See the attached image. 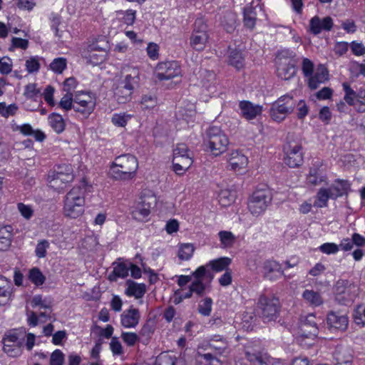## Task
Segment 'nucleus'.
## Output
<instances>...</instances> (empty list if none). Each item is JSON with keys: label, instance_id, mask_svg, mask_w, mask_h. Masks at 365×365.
Listing matches in <instances>:
<instances>
[{"label": "nucleus", "instance_id": "nucleus-32", "mask_svg": "<svg viewBox=\"0 0 365 365\" xmlns=\"http://www.w3.org/2000/svg\"><path fill=\"white\" fill-rule=\"evenodd\" d=\"M113 270L109 274L110 281H116L118 277L124 278L128 274L129 267L124 263L113 264Z\"/></svg>", "mask_w": 365, "mask_h": 365}, {"label": "nucleus", "instance_id": "nucleus-15", "mask_svg": "<svg viewBox=\"0 0 365 365\" xmlns=\"http://www.w3.org/2000/svg\"><path fill=\"white\" fill-rule=\"evenodd\" d=\"M121 73L123 78L120 83L133 91L139 83L138 69L136 67L125 66L121 70Z\"/></svg>", "mask_w": 365, "mask_h": 365}, {"label": "nucleus", "instance_id": "nucleus-27", "mask_svg": "<svg viewBox=\"0 0 365 365\" xmlns=\"http://www.w3.org/2000/svg\"><path fill=\"white\" fill-rule=\"evenodd\" d=\"M157 203V198L154 193L150 190H143L140 197L138 205H142L143 207L148 208L151 210L154 208Z\"/></svg>", "mask_w": 365, "mask_h": 365}, {"label": "nucleus", "instance_id": "nucleus-62", "mask_svg": "<svg viewBox=\"0 0 365 365\" xmlns=\"http://www.w3.org/2000/svg\"><path fill=\"white\" fill-rule=\"evenodd\" d=\"M302 72L306 77H311L314 71V63L308 58H304L302 61Z\"/></svg>", "mask_w": 365, "mask_h": 365}, {"label": "nucleus", "instance_id": "nucleus-1", "mask_svg": "<svg viewBox=\"0 0 365 365\" xmlns=\"http://www.w3.org/2000/svg\"><path fill=\"white\" fill-rule=\"evenodd\" d=\"M138 168L137 158L125 154L117 157L110 166V173L116 180H130L135 177Z\"/></svg>", "mask_w": 365, "mask_h": 365}, {"label": "nucleus", "instance_id": "nucleus-21", "mask_svg": "<svg viewBox=\"0 0 365 365\" xmlns=\"http://www.w3.org/2000/svg\"><path fill=\"white\" fill-rule=\"evenodd\" d=\"M284 274L281 265L276 261H267L264 265V277L269 280H274Z\"/></svg>", "mask_w": 365, "mask_h": 365}, {"label": "nucleus", "instance_id": "nucleus-33", "mask_svg": "<svg viewBox=\"0 0 365 365\" xmlns=\"http://www.w3.org/2000/svg\"><path fill=\"white\" fill-rule=\"evenodd\" d=\"M12 284L4 276L0 275V297L3 298L4 303L8 302L11 295Z\"/></svg>", "mask_w": 365, "mask_h": 365}, {"label": "nucleus", "instance_id": "nucleus-11", "mask_svg": "<svg viewBox=\"0 0 365 365\" xmlns=\"http://www.w3.org/2000/svg\"><path fill=\"white\" fill-rule=\"evenodd\" d=\"M284 162L290 168H297L303 163L302 146L296 143H288L284 146Z\"/></svg>", "mask_w": 365, "mask_h": 365}, {"label": "nucleus", "instance_id": "nucleus-60", "mask_svg": "<svg viewBox=\"0 0 365 365\" xmlns=\"http://www.w3.org/2000/svg\"><path fill=\"white\" fill-rule=\"evenodd\" d=\"M319 249L322 253L327 255L335 254L339 250V245L331 242H327L322 245Z\"/></svg>", "mask_w": 365, "mask_h": 365}, {"label": "nucleus", "instance_id": "nucleus-31", "mask_svg": "<svg viewBox=\"0 0 365 365\" xmlns=\"http://www.w3.org/2000/svg\"><path fill=\"white\" fill-rule=\"evenodd\" d=\"M133 91L119 83L115 90V96L119 103H125L130 101Z\"/></svg>", "mask_w": 365, "mask_h": 365}, {"label": "nucleus", "instance_id": "nucleus-26", "mask_svg": "<svg viewBox=\"0 0 365 365\" xmlns=\"http://www.w3.org/2000/svg\"><path fill=\"white\" fill-rule=\"evenodd\" d=\"M195 360V365H222V361L211 353L201 354L197 352Z\"/></svg>", "mask_w": 365, "mask_h": 365}, {"label": "nucleus", "instance_id": "nucleus-58", "mask_svg": "<svg viewBox=\"0 0 365 365\" xmlns=\"http://www.w3.org/2000/svg\"><path fill=\"white\" fill-rule=\"evenodd\" d=\"M64 354L59 349H56L51 355L50 365H63Z\"/></svg>", "mask_w": 365, "mask_h": 365}, {"label": "nucleus", "instance_id": "nucleus-61", "mask_svg": "<svg viewBox=\"0 0 365 365\" xmlns=\"http://www.w3.org/2000/svg\"><path fill=\"white\" fill-rule=\"evenodd\" d=\"M130 116L125 114H115L112 117V123L117 126L124 127L127 124V122Z\"/></svg>", "mask_w": 365, "mask_h": 365}, {"label": "nucleus", "instance_id": "nucleus-36", "mask_svg": "<svg viewBox=\"0 0 365 365\" xmlns=\"http://www.w3.org/2000/svg\"><path fill=\"white\" fill-rule=\"evenodd\" d=\"M329 198H332L328 189L320 188L316 195L314 206L317 207H325Z\"/></svg>", "mask_w": 365, "mask_h": 365}, {"label": "nucleus", "instance_id": "nucleus-9", "mask_svg": "<svg viewBox=\"0 0 365 365\" xmlns=\"http://www.w3.org/2000/svg\"><path fill=\"white\" fill-rule=\"evenodd\" d=\"M107 47V43L104 41H96L89 44L82 55L88 63L96 66L106 60Z\"/></svg>", "mask_w": 365, "mask_h": 365}, {"label": "nucleus", "instance_id": "nucleus-44", "mask_svg": "<svg viewBox=\"0 0 365 365\" xmlns=\"http://www.w3.org/2000/svg\"><path fill=\"white\" fill-rule=\"evenodd\" d=\"M335 365H351L352 356L346 351H336L334 353Z\"/></svg>", "mask_w": 365, "mask_h": 365}, {"label": "nucleus", "instance_id": "nucleus-12", "mask_svg": "<svg viewBox=\"0 0 365 365\" xmlns=\"http://www.w3.org/2000/svg\"><path fill=\"white\" fill-rule=\"evenodd\" d=\"M157 70L156 77L160 81L170 80L178 77L181 73L180 66L177 61L160 63Z\"/></svg>", "mask_w": 365, "mask_h": 365}, {"label": "nucleus", "instance_id": "nucleus-55", "mask_svg": "<svg viewBox=\"0 0 365 365\" xmlns=\"http://www.w3.org/2000/svg\"><path fill=\"white\" fill-rule=\"evenodd\" d=\"M191 292L197 294V297H202L205 294V285L203 284L202 280H195L190 285Z\"/></svg>", "mask_w": 365, "mask_h": 365}, {"label": "nucleus", "instance_id": "nucleus-63", "mask_svg": "<svg viewBox=\"0 0 365 365\" xmlns=\"http://www.w3.org/2000/svg\"><path fill=\"white\" fill-rule=\"evenodd\" d=\"M26 68L29 73H34L38 71L40 64L36 57H31L26 61Z\"/></svg>", "mask_w": 365, "mask_h": 365}, {"label": "nucleus", "instance_id": "nucleus-48", "mask_svg": "<svg viewBox=\"0 0 365 365\" xmlns=\"http://www.w3.org/2000/svg\"><path fill=\"white\" fill-rule=\"evenodd\" d=\"M150 213V210L142 207V205H137L135 206L132 215L133 217L138 220H144Z\"/></svg>", "mask_w": 365, "mask_h": 365}, {"label": "nucleus", "instance_id": "nucleus-20", "mask_svg": "<svg viewBox=\"0 0 365 365\" xmlns=\"http://www.w3.org/2000/svg\"><path fill=\"white\" fill-rule=\"evenodd\" d=\"M329 79V72L327 68L323 65H319L314 76L309 78V87L312 89H317L319 84L324 83Z\"/></svg>", "mask_w": 365, "mask_h": 365}, {"label": "nucleus", "instance_id": "nucleus-54", "mask_svg": "<svg viewBox=\"0 0 365 365\" xmlns=\"http://www.w3.org/2000/svg\"><path fill=\"white\" fill-rule=\"evenodd\" d=\"M354 322L357 324L365 325V307L358 306L354 312Z\"/></svg>", "mask_w": 365, "mask_h": 365}, {"label": "nucleus", "instance_id": "nucleus-17", "mask_svg": "<svg viewBox=\"0 0 365 365\" xmlns=\"http://www.w3.org/2000/svg\"><path fill=\"white\" fill-rule=\"evenodd\" d=\"M333 25V19L330 16H326L322 19L318 16H315L309 21L310 31L314 35H318L323 30L330 31Z\"/></svg>", "mask_w": 365, "mask_h": 365}, {"label": "nucleus", "instance_id": "nucleus-8", "mask_svg": "<svg viewBox=\"0 0 365 365\" xmlns=\"http://www.w3.org/2000/svg\"><path fill=\"white\" fill-rule=\"evenodd\" d=\"M73 101V110L81 113L85 118H88L93 112L96 106V97L91 93L78 92L76 93Z\"/></svg>", "mask_w": 365, "mask_h": 365}, {"label": "nucleus", "instance_id": "nucleus-35", "mask_svg": "<svg viewBox=\"0 0 365 365\" xmlns=\"http://www.w3.org/2000/svg\"><path fill=\"white\" fill-rule=\"evenodd\" d=\"M49 124L57 133H62L65 129V122L59 114L52 113L48 117Z\"/></svg>", "mask_w": 365, "mask_h": 365}, {"label": "nucleus", "instance_id": "nucleus-45", "mask_svg": "<svg viewBox=\"0 0 365 365\" xmlns=\"http://www.w3.org/2000/svg\"><path fill=\"white\" fill-rule=\"evenodd\" d=\"M29 279L36 286H40L44 283L46 277L38 268L34 267L29 271Z\"/></svg>", "mask_w": 365, "mask_h": 365}, {"label": "nucleus", "instance_id": "nucleus-51", "mask_svg": "<svg viewBox=\"0 0 365 365\" xmlns=\"http://www.w3.org/2000/svg\"><path fill=\"white\" fill-rule=\"evenodd\" d=\"M344 91L345 92L344 100L349 104L351 105L354 103V100L355 99L357 91H354L349 86V84L346 82L343 83L342 84Z\"/></svg>", "mask_w": 365, "mask_h": 365}, {"label": "nucleus", "instance_id": "nucleus-43", "mask_svg": "<svg viewBox=\"0 0 365 365\" xmlns=\"http://www.w3.org/2000/svg\"><path fill=\"white\" fill-rule=\"evenodd\" d=\"M348 188L349 186L346 182H341L339 185H331L327 189L329 192H330L331 197L336 198L338 197L342 196L344 193H346Z\"/></svg>", "mask_w": 365, "mask_h": 365}, {"label": "nucleus", "instance_id": "nucleus-4", "mask_svg": "<svg viewBox=\"0 0 365 365\" xmlns=\"http://www.w3.org/2000/svg\"><path fill=\"white\" fill-rule=\"evenodd\" d=\"M295 106L292 96L289 95L281 96L272 104L269 109L270 117L274 121L281 123L294 111Z\"/></svg>", "mask_w": 365, "mask_h": 365}, {"label": "nucleus", "instance_id": "nucleus-40", "mask_svg": "<svg viewBox=\"0 0 365 365\" xmlns=\"http://www.w3.org/2000/svg\"><path fill=\"white\" fill-rule=\"evenodd\" d=\"M354 106L359 113H365V89L360 88L357 91V95L354 100Z\"/></svg>", "mask_w": 365, "mask_h": 365}, {"label": "nucleus", "instance_id": "nucleus-53", "mask_svg": "<svg viewBox=\"0 0 365 365\" xmlns=\"http://www.w3.org/2000/svg\"><path fill=\"white\" fill-rule=\"evenodd\" d=\"M66 67V60L63 58H58L54 59L50 64L52 71L56 73H62Z\"/></svg>", "mask_w": 365, "mask_h": 365}, {"label": "nucleus", "instance_id": "nucleus-57", "mask_svg": "<svg viewBox=\"0 0 365 365\" xmlns=\"http://www.w3.org/2000/svg\"><path fill=\"white\" fill-rule=\"evenodd\" d=\"M175 357L168 354H160L155 360V365H175Z\"/></svg>", "mask_w": 365, "mask_h": 365}, {"label": "nucleus", "instance_id": "nucleus-6", "mask_svg": "<svg viewBox=\"0 0 365 365\" xmlns=\"http://www.w3.org/2000/svg\"><path fill=\"white\" fill-rule=\"evenodd\" d=\"M272 194L268 190H257L253 192L248 202V208L255 216L264 212L272 201Z\"/></svg>", "mask_w": 365, "mask_h": 365}, {"label": "nucleus", "instance_id": "nucleus-34", "mask_svg": "<svg viewBox=\"0 0 365 365\" xmlns=\"http://www.w3.org/2000/svg\"><path fill=\"white\" fill-rule=\"evenodd\" d=\"M302 297L310 305L317 307L323 303L321 295L314 290L306 289L303 294Z\"/></svg>", "mask_w": 365, "mask_h": 365}, {"label": "nucleus", "instance_id": "nucleus-16", "mask_svg": "<svg viewBox=\"0 0 365 365\" xmlns=\"http://www.w3.org/2000/svg\"><path fill=\"white\" fill-rule=\"evenodd\" d=\"M51 178V176H49ZM50 180L51 186L53 187H59V182L67 183L73 180L71 167L69 165L61 166L55 171Z\"/></svg>", "mask_w": 365, "mask_h": 365}, {"label": "nucleus", "instance_id": "nucleus-50", "mask_svg": "<svg viewBox=\"0 0 365 365\" xmlns=\"http://www.w3.org/2000/svg\"><path fill=\"white\" fill-rule=\"evenodd\" d=\"M18 110V107L15 103L7 106L6 103H0V114L8 118L11 115H14Z\"/></svg>", "mask_w": 365, "mask_h": 365}, {"label": "nucleus", "instance_id": "nucleus-42", "mask_svg": "<svg viewBox=\"0 0 365 365\" xmlns=\"http://www.w3.org/2000/svg\"><path fill=\"white\" fill-rule=\"evenodd\" d=\"M195 251L194 245L191 243L182 244L180 246L178 256L181 260H188Z\"/></svg>", "mask_w": 365, "mask_h": 365}, {"label": "nucleus", "instance_id": "nucleus-38", "mask_svg": "<svg viewBox=\"0 0 365 365\" xmlns=\"http://www.w3.org/2000/svg\"><path fill=\"white\" fill-rule=\"evenodd\" d=\"M256 13L252 6H247L244 9V23L250 29H253L256 22Z\"/></svg>", "mask_w": 365, "mask_h": 365}, {"label": "nucleus", "instance_id": "nucleus-56", "mask_svg": "<svg viewBox=\"0 0 365 365\" xmlns=\"http://www.w3.org/2000/svg\"><path fill=\"white\" fill-rule=\"evenodd\" d=\"M12 70V61L9 57L4 56L0 58V73L9 74Z\"/></svg>", "mask_w": 365, "mask_h": 365}, {"label": "nucleus", "instance_id": "nucleus-25", "mask_svg": "<svg viewBox=\"0 0 365 365\" xmlns=\"http://www.w3.org/2000/svg\"><path fill=\"white\" fill-rule=\"evenodd\" d=\"M248 163V158L238 150L232 152L229 158V165L232 170H240L245 168Z\"/></svg>", "mask_w": 365, "mask_h": 365}, {"label": "nucleus", "instance_id": "nucleus-30", "mask_svg": "<svg viewBox=\"0 0 365 365\" xmlns=\"http://www.w3.org/2000/svg\"><path fill=\"white\" fill-rule=\"evenodd\" d=\"M245 58L242 54V52L237 49L230 48L228 54V63L237 69H240L244 66Z\"/></svg>", "mask_w": 365, "mask_h": 365}, {"label": "nucleus", "instance_id": "nucleus-19", "mask_svg": "<svg viewBox=\"0 0 365 365\" xmlns=\"http://www.w3.org/2000/svg\"><path fill=\"white\" fill-rule=\"evenodd\" d=\"M239 107L241 110L242 115L249 120L256 118L262 112V106L254 104L248 101H240Z\"/></svg>", "mask_w": 365, "mask_h": 365}, {"label": "nucleus", "instance_id": "nucleus-3", "mask_svg": "<svg viewBox=\"0 0 365 365\" xmlns=\"http://www.w3.org/2000/svg\"><path fill=\"white\" fill-rule=\"evenodd\" d=\"M204 143L211 153L217 156L226 150L229 140L220 128L211 126L206 130Z\"/></svg>", "mask_w": 365, "mask_h": 365}, {"label": "nucleus", "instance_id": "nucleus-49", "mask_svg": "<svg viewBox=\"0 0 365 365\" xmlns=\"http://www.w3.org/2000/svg\"><path fill=\"white\" fill-rule=\"evenodd\" d=\"M212 299L206 297L200 302L197 308L198 312L202 316H209L212 311Z\"/></svg>", "mask_w": 365, "mask_h": 365}, {"label": "nucleus", "instance_id": "nucleus-52", "mask_svg": "<svg viewBox=\"0 0 365 365\" xmlns=\"http://www.w3.org/2000/svg\"><path fill=\"white\" fill-rule=\"evenodd\" d=\"M72 93H66L60 101L59 106L66 110L73 108L74 101Z\"/></svg>", "mask_w": 365, "mask_h": 365}, {"label": "nucleus", "instance_id": "nucleus-18", "mask_svg": "<svg viewBox=\"0 0 365 365\" xmlns=\"http://www.w3.org/2000/svg\"><path fill=\"white\" fill-rule=\"evenodd\" d=\"M140 319V312L138 309L130 307L125 310L120 315V324L126 329L135 328Z\"/></svg>", "mask_w": 365, "mask_h": 365}, {"label": "nucleus", "instance_id": "nucleus-47", "mask_svg": "<svg viewBox=\"0 0 365 365\" xmlns=\"http://www.w3.org/2000/svg\"><path fill=\"white\" fill-rule=\"evenodd\" d=\"M296 53L289 50H283L279 52L276 58V63L284 62V63H289L290 62H296Z\"/></svg>", "mask_w": 365, "mask_h": 365}, {"label": "nucleus", "instance_id": "nucleus-14", "mask_svg": "<svg viewBox=\"0 0 365 365\" xmlns=\"http://www.w3.org/2000/svg\"><path fill=\"white\" fill-rule=\"evenodd\" d=\"M246 359L250 365H273L274 359L267 353L254 348H247L245 350Z\"/></svg>", "mask_w": 365, "mask_h": 365}, {"label": "nucleus", "instance_id": "nucleus-28", "mask_svg": "<svg viewBox=\"0 0 365 365\" xmlns=\"http://www.w3.org/2000/svg\"><path fill=\"white\" fill-rule=\"evenodd\" d=\"M208 39L207 33L192 32L190 37V45L197 51L203 50Z\"/></svg>", "mask_w": 365, "mask_h": 365}, {"label": "nucleus", "instance_id": "nucleus-13", "mask_svg": "<svg viewBox=\"0 0 365 365\" xmlns=\"http://www.w3.org/2000/svg\"><path fill=\"white\" fill-rule=\"evenodd\" d=\"M317 322L313 314L301 317L299 327L301 336L303 338L314 339L318 334Z\"/></svg>", "mask_w": 365, "mask_h": 365}, {"label": "nucleus", "instance_id": "nucleus-10", "mask_svg": "<svg viewBox=\"0 0 365 365\" xmlns=\"http://www.w3.org/2000/svg\"><path fill=\"white\" fill-rule=\"evenodd\" d=\"M358 291L357 286L347 280H338L334 286L336 299L341 304L354 301L358 295Z\"/></svg>", "mask_w": 365, "mask_h": 365}, {"label": "nucleus", "instance_id": "nucleus-39", "mask_svg": "<svg viewBox=\"0 0 365 365\" xmlns=\"http://www.w3.org/2000/svg\"><path fill=\"white\" fill-rule=\"evenodd\" d=\"M158 104V98L154 93L144 94L141 97L140 106L143 110L153 108Z\"/></svg>", "mask_w": 365, "mask_h": 365}, {"label": "nucleus", "instance_id": "nucleus-5", "mask_svg": "<svg viewBox=\"0 0 365 365\" xmlns=\"http://www.w3.org/2000/svg\"><path fill=\"white\" fill-rule=\"evenodd\" d=\"M258 314L264 322H274L280 314V303L275 297H261L258 302Z\"/></svg>", "mask_w": 365, "mask_h": 365}, {"label": "nucleus", "instance_id": "nucleus-64", "mask_svg": "<svg viewBox=\"0 0 365 365\" xmlns=\"http://www.w3.org/2000/svg\"><path fill=\"white\" fill-rule=\"evenodd\" d=\"M48 245L49 244L47 240H42L37 244L35 252L38 258H42L46 256Z\"/></svg>", "mask_w": 365, "mask_h": 365}, {"label": "nucleus", "instance_id": "nucleus-46", "mask_svg": "<svg viewBox=\"0 0 365 365\" xmlns=\"http://www.w3.org/2000/svg\"><path fill=\"white\" fill-rule=\"evenodd\" d=\"M222 247H231L235 242V235L229 231H220L218 233Z\"/></svg>", "mask_w": 365, "mask_h": 365}, {"label": "nucleus", "instance_id": "nucleus-37", "mask_svg": "<svg viewBox=\"0 0 365 365\" xmlns=\"http://www.w3.org/2000/svg\"><path fill=\"white\" fill-rule=\"evenodd\" d=\"M231 259L229 257H220L217 259L212 260L208 265L211 267L215 272H222L227 270V267L231 264Z\"/></svg>", "mask_w": 365, "mask_h": 365}, {"label": "nucleus", "instance_id": "nucleus-2", "mask_svg": "<svg viewBox=\"0 0 365 365\" xmlns=\"http://www.w3.org/2000/svg\"><path fill=\"white\" fill-rule=\"evenodd\" d=\"M86 188L73 187L65 196L63 214L70 218L76 219L84 212Z\"/></svg>", "mask_w": 365, "mask_h": 365}, {"label": "nucleus", "instance_id": "nucleus-22", "mask_svg": "<svg viewBox=\"0 0 365 365\" xmlns=\"http://www.w3.org/2000/svg\"><path fill=\"white\" fill-rule=\"evenodd\" d=\"M277 66V76L281 79L287 81L296 74V62L284 63V62L276 63Z\"/></svg>", "mask_w": 365, "mask_h": 365}, {"label": "nucleus", "instance_id": "nucleus-7", "mask_svg": "<svg viewBox=\"0 0 365 365\" xmlns=\"http://www.w3.org/2000/svg\"><path fill=\"white\" fill-rule=\"evenodd\" d=\"M24 341V333L16 330L6 333L4 339V351L9 356L16 357L21 354V347Z\"/></svg>", "mask_w": 365, "mask_h": 365}, {"label": "nucleus", "instance_id": "nucleus-41", "mask_svg": "<svg viewBox=\"0 0 365 365\" xmlns=\"http://www.w3.org/2000/svg\"><path fill=\"white\" fill-rule=\"evenodd\" d=\"M326 181V178L317 168H312L307 176L308 183L312 185H319Z\"/></svg>", "mask_w": 365, "mask_h": 365}, {"label": "nucleus", "instance_id": "nucleus-59", "mask_svg": "<svg viewBox=\"0 0 365 365\" xmlns=\"http://www.w3.org/2000/svg\"><path fill=\"white\" fill-rule=\"evenodd\" d=\"M123 341L130 346H134L139 340V337L133 332H123L121 334Z\"/></svg>", "mask_w": 365, "mask_h": 365}, {"label": "nucleus", "instance_id": "nucleus-23", "mask_svg": "<svg viewBox=\"0 0 365 365\" xmlns=\"http://www.w3.org/2000/svg\"><path fill=\"white\" fill-rule=\"evenodd\" d=\"M327 324L330 328L344 331L347 328L348 318L345 315L331 312L327 316Z\"/></svg>", "mask_w": 365, "mask_h": 365}, {"label": "nucleus", "instance_id": "nucleus-29", "mask_svg": "<svg viewBox=\"0 0 365 365\" xmlns=\"http://www.w3.org/2000/svg\"><path fill=\"white\" fill-rule=\"evenodd\" d=\"M128 287L125 294L128 296H133L136 299L141 298L146 292V287L144 284H138L133 281L127 282Z\"/></svg>", "mask_w": 365, "mask_h": 365}, {"label": "nucleus", "instance_id": "nucleus-24", "mask_svg": "<svg viewBox=\"0 0 365 365\" xmlns=\"http://www.w3.org/2000/svg\"><path fill=\"white\" fill-rule=\"evenodd\" d=\"M208 346L219 355L227 353L229 346L226 339L220 335H214L209 340Z\"/></svg>", "mask_w": 365, "mask_h": 365}]
</instances>
